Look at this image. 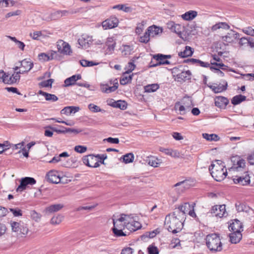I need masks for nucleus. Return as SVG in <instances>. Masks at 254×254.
Segmentation results:
<instances>
[{
  "instance_id": "obj_1",
  "label": "nucleus",
  "mask_w": 254,
  "mask_h": 254,
  "mask_svg": "<svg viewBox=\"0 0 254 254\" xmlns=\"http://www.w3.org/2000/svg\"><path fill=\"white\" fill-rule=\"evenodd\" d=\"M182 219L180 215H178L176 212H173L172 214H169L166 216L165 220L164 225L168 231L173 234L180 232L183 226Z\"/></svg>"
},
{
  "instance_id": "obj_2",
  "label": "nucleus",
  "mask_w": 254,
  "mask_h": 254,
  "mask_svg": "<svg viewBox=\"0 0 254 254\" xmlns=\"http://www.w3.org/2000/svg\"><path fill=\"white\" fill-rule=\"evenodd\" d=\"M225 166L221 160H216L213 162L209 167V171L212 177L217 182L223 180L227 175Z\"/></svg>"
},
{
  "instance_id": "obj_3",
  "label": "nucleus",
  "mask_w": 254,
  "mask_h": 254,
  "mask_svg": "<svg viewBox=\"0 0 254 254\" xmlns=\"http://www.w3.org/2000/svg\"><path fill=\"white\" fill-rule=\"evenodd\" d=\"M18 64H20L21 69H19L18 72L13 73V77L9 78V83L18 82L20 78V74L28 73L34 65L33 63L29 59H25L19 61Z\"/></svg>"
},
{
  "instance_id": "obj_4",
  "label": "nucleus",
  "mask_w": 254,
  "mask_h": 254,
  "mask_svg": "<svg viewBox=\"0 0 254 254\" xmlns=\"http://www.w3.org/2000/svg\"><path fill=\"white\" fill-rule=\"evenodd\" d=\"M206 244L208 248L212 252H220L222 250V244L217 234L208 235L206 238Z\"/></svg>"
},
{
  "instance_id": "obj_5",
  "label": "nucleus",
  "mask_w": 254,
  "mask_h": 254,
  "mask_svg": "<svg viewBox=\"0 0 254 254\" xmlns=\"http://www.w3.org/2000/svg\"><path fill=\"white\" fill-rule=\"evenodd\" d=\"M10 225L12 232L16 233L18 237H24L28 232L27 225L22 221H11Z\"/></svg>"
},
{
  "instance_id": "obj_6",
  "label": "nucleus",
  "mask_w": 254,
  "mask_h": 254,
  "mask_svg": "<svg viewBox=\"0 0 254 254\" xmlns=\"http://www.w3.org/2000/svg\"><path fill=\"white\" fill-rule=\"evenodd\" d=\"M162 32L163 29L160 27L155 25L149 26L144 33V43L148 42L150 38L160 35Z\"/></svg>"
},
{
  "instance_id": "obj_7",
  "label": "nucleus",
  "mask_w": 254,
  "mask_h": 254,
  "mask_svg": "<svg viewBox=\"0 0 254 254\" xmlns=\"http://www.w3.org/2000/svg\"><path fill=\"white\" fill-rule=\"evenodd\" d=\"M128 219H129V216L125 214H122L120 217L117 218L114 216L113 218L114 227L117 228H127Z\"/></svg>"
},
{
  "instance_id": "obj_8",
  "label": "nucleus",
  "mask_w": 254,
  "mask_h": 254,
  "mask_svg": "<svg viewBox=\"0 0 254 254\" xmlns=\"http://www.w3.org/2000/svg\"><path fill=\"white\" fill-rule=\"evenodd\" d=\"M225 205H216L213 206L211 209V213L217 217H226L228 213L226 211Z\"/></svg>"
},
{
  "instance_id": "obj_9",
  "label": "nucleus",
  "mask_w": 254,
  "mask_h": 254,
  "mask_svg": "<svg viewBox=\"0 0 254 254\" xmlns=\"http://www.w3.org/2000/svg\"><path fill=\"white\" fill-rule=\"evenodd\" d=\"M20 185L17 188V192H22L26 189L28 185H33L36 184V180L31 177H24L21 179Z\"/></svg>"
},
{
  "instance_id": "obj_10",
  "label": "nucleus",
  "mask_w": 254,
  "mask_h": 254,
  "mask_svg": "<svg viewBox=\"0 0 254 254\" xmlns=\"http://www.w3.org/2000/svg\"><path fill=\"white\" fill-rule=\"evenodd\" d=\"M232 180L236 184L245 186L250 183V177L248 172H245L241 176L236 175L232 177Z\"/></svg>"
},
{
  "instance_id": "obj_11",
  "label": "nucleus",
  "mask_w": 254,
  "mask_h": 254,
  "mask_svg": "<svg viewBox=\"0 0 254 254\" xmlns=\"http://www.w3.org/2000/svg\"><path fill=\"white\" fill-rule=\"evenodd\" d=\"M82 161L85 165L93 168H97L100 166L99 162L95 156L89 155L85 156L82 158Z\"/></svg>"
},
{
  "instance_id": "obj_12",
  "label": "nucleus",
  "mask_w": 254,
  "mask_h": 254,
  "mask_svg": "<svg viewBox=\"0 0 254 254\" xmlns=\"http://www.w3.org/2000/svg\"><path fill=\"white\" fill-rule=\"evenodd\" d=\"M119 23L118 18L114 16H111L109 18L104 21L102 25L104 29H112L117 27Z\"/></svg>"
},
{
  "instance_id": "obj_13",
  "label": "nucleus",
  "mask_w": 254,
  "mask_h": 254,
  "mask_svg": "<svg viewBox=\"0 0 254 254\" xmlns=\"http://www.w3.org/2000/svg\"><path fill=\"white\" fill-rule=\"evenodd\" d=\"M129 219L128 220L127 229L131 231H135L141 227V223L137 221L136 218H134L131 215H129Z\"/></svg>"
},
{
  "instance_id": "obj_14",
  "label": "nucleus",
  "mask_w": 254,
  "mask_h": 254,
  "mask_svg": "<svg viewBox=\"0 0 254 254\" xmlns=\"http://www.w3.org/2000/svg\"><path fill=\"white\" fill-rule=\"evenodd\" d=\"M47 180L53 184H58L61 182V177L59 173L56 170L50 171L46 175Z\"/></svg>"
},
{
  "instance_id": "obj_15",
  "label": "nucleus",
  "mask_w": 254,
  "mask_h": 254,
  "mask_svg": "<svg viewBox=\"0 0 254 254\" xmlns=\"http://www.w3.org/2000/svg\"><path fill=\"white\" fill-rule=\"evenodd\" d=\"M58 49L62 54L66 55H70L72 53L69 45L62 40L58 42Z\"/></svg>"
},
{
  "instance_id": "obj_16",
  "label": "nucleus",
  "mask_w": 254,
  "mask_h": 254,
  "mask_svg": "<svg viewBox=\"0 0 254 254\" xmlns=\"http://www.w3.org/2000/svg\"><path fill=\"white\" fill-rule=\"evenodd\" d=\"M240 37V35L239 33L231 30L226 35L223 36L222 39L223 41L227 43H233L235 40L239 39Z\"/></svg>"
},
{
  "instance_id": "obj_17",
  "label": "nucleus",
  "mask_w": 254,
  "mask_h": 254,
  "mask_svg": "<svg viewBox=\"0 0 254 254\" xmlns=\"http://www.w3.org/2000/svg\"><path fill=\"white\" fill-rule=\"evenodd\" d=\"M93 42L92 36L87 35H83L78 40L79 45L83 48L89 47Z\"/></svg>"
},
{
  "instance_id": "obj_18",
  "label": "nucleus",
  "mask_w": 254,
  "mask_h": 254,
  "mask_svg": "<svg viewBox=\"0 0 254 254\" xmlns=\"http://www.w3.org/2000/svg\"><path fill=\"white\" fill-rule=\"evenodd\" d=\"M113 86H109L107 84H101V89L103 92L106 93H109L113 92L116 90L118 87V82L117 79H115L113 81Z\"/></svg>"
},
{
  "instance_id": "obj_19",
  "label": "nucleus",
  "mask_w": 254,
  "mask_h": 254,
  "mask_svg": "<svg viewBox=\"0 0 254 254\" xmlns=\"http://www.w3.org/2000/svg\"><path fill=\"white\" fill-rule=\"evenodd\" d=\"M161 56H163L162 54H158L153 55V59L156 61V63L150 65L151 67H155L160 65H166L170 64V62L166 60L164 57H161Z\"/></svg>"
},
{
  "instance_id": "obj_20",
  "label": "nucleus",
  "mask_w": 254,
  "mask_h": 254,
  "mask_svg": "<svg viewBox=\"0 0 254 254\" xmlns=\"http://www.w3.org/2000/svg\"><path fill=\"white\" fill-rule=\"evenodd\" d=\"M167 26L172 32L176 33L180 37H181L182 29L183 28L181 25L176 24L173 21H169L167 23Z\"/></svg>"
},
{
  "instance_id": "obj_21",
  "label": "nucleus",
  "mask_w": 254,
  "mask_h": 254,
  "mask_svg": "<svg viewBox=\"0 0 254 254\" xmlns=\"http://www.w3.org/2000/svg\"><path fill=\"white\" fill-rule=\"evenodd\" d=\"M191 72L189 70L185 69L177 77L175 78V80L179 82H183L191 79Z\"/></svg>"
},
{
  "instance_id": "obj_22",
  "label": "nucleus",
  "mask_w": 254,
  "mask_h": 254,
  "mask_svg": "<svg viewBox=\"0 0 254 254\" xmlns=\"http://www.w3.org/2000/svg\"><path fill=\"white\" fill-rule=\"evenodd\" d=\"M190 206L189 203H185L183 205L180 206L174 212H176L178 215H180L181 218L183 219L186 213L190 209Z\"/></svg>"
},
{
  "instance_id": "obj_23",
  "label": "nucleus",
  "mask_w": 254,
  "mask_h": 254,
  "mask_svg": "<svg viewBox=\"0 0 254 254\" xmlns=\"http://www.w3.org/2000/svg\"><path fill=\"white\" fill-rule=\"evenodd\" d=\"M229 229L230 231L236 232H241L243 230L242 223L238 219H235L232 223L230 224Z\"/></svg>"
},
{
  "instance_id": "obj_24",
  "label": "nucleus",
  "mask_w": 254,
  "mask_h": 254,
  "mask_svg": "<svg viewBox=\"0 0 254 254\" xmlns=\"http://www.w3.org/2000/svg\"><path fill=\"white\" fill-rule=\"evenodd\" d=\"M106 45L107 49L106 50L107 54L110 55L113 53L115 50L116 42L112 37H109L107 39Z\"/></svg>"
},
{
  "instance_id": "obj_25",
  "label": "nucleus",
  "mask_w": 254,
  "mask_h": 254,
  "mask_svg": "<svg viewBox=\"0 0 254 254\" xmlns=\"http://www.w3.org/2000/svg\"><path fill=\"white\" fill-rule=\"evenodd\" d=\"M229 103V100L223 96H218L215 99V106L219 108L225 107Z\"/></svg>"
},
{
  "instance_id": "obj_26",
  "label": "nucleus",
  "mask_w": 254,
  "mask_h": 254,
  "mask_svg": "<svg viewBox=\"0 0 254 254\" xmlns=\"http://www.w3.org/2000/svg\"><path fill=\"white\" fill-rule=\"evenodd\" d=\"M81 78L80 74H75L66 78L64 80V86L68 87L76 84V81Z\"/></svg>"
},
{
  "instance_id": "obj_27",
  "label": "nucleus",
  "mask_w": 254,
  "mask_h": 254,
  "mask_svg": "<svg viewBox=\"0 0 254 254\" xmlns=\"http://www.w3.org/2000/svg\"><path fill=\"white\" fill-rule=\"evenodd\" d=\"M230 242L232 244H237L240 242L242 238V234L241 232H232L229 234Z\"/></svg>"
},
{
  "instance_id": "obj_28",
  "label": "nucleus",
  "mask_w": 254,
  "mask_h": 254,
  "mask_svg": "<svg viewBox=\"0 0 254 254\" xmlns=\"http://www.w3.org/2000/svg\"><path fill=\"white\" fill-rule=\"evenodd\" d=\"M232 161L233 162L234 167L237 170L239 168H244L245 166V160L241 159L239 157H234L232 159Z\"/></svg>"
},
{
  "instance_id": "obj_29",
  "label": "nucleus",
  "mask_w": 254,
  "mask_h": 254,
  "mask_svg": "<svg viewBox=\"0 0 254 254\" xmlns=\"http://www.w3.org/2000/svg\"><path fill=\"white\" fill-rule=\"evenodd\" d=\"M80 108L78 107L75 106H67L64 107L61 111L62 114H65L66 115H70L72 113H75L79 110Z\"/></svg>"
},
{
  "instance_id": "obj_30",
  "label": "nucleus",
  "mask_w": 254,
  "mask_h": 254,
  "mask_svg": "<svg viewBox=\"0 0 254 254\" xmlns=\"http://www.w3.org/2000/svg\"><path fill=\"white\" fill-rule=\"evenodd\" d=\"M13 73L12 74L8 73H5L3 70H0V81L2 80V81L8 84H12L15 83L16 82H12L9 83V78H12Z\"/></svg>"
},
{
  "instance_id": "obj_31",
  "label": "nucleus",
  "mask_w": 254,
  "mask_h": 254,
  "mask_svg": "<svg viewBox=\"0 0 254 254\" xmlns=\"http://www.w3.org/2000/svg\"><path fill=\"white\" fill-rule=\"evenodd\" d=\"M38 94L44 96L45 100L47 101L54 102L58 100V98L54 94H50L42 90L38 92Z\"/></svg>"
},
{
  "instance_id": "obj_32",
  "label": "nucleus",
  "mask_w": 254,
  "mask_h": 254,
  "mask_svg": "<svg viewBox=\"0 0 254 254\" xmlns=\"http://www.w3.org/2000/svg\"><path fill=\"white\" fill-rule=\"evenodd\" d=\"M174 187L176 188V190L178 193L182 192L184 190L188 188L189 187L188 182L187 180L177 183L174 185Z\"/></svg>"
},
{
  "instance_id": "obj_33",
  "label": "nucleus",
  "mask_w": 254,
  "mask_h": 254,
  "mask_svg": "<svg viewBox=\"0 0 254 254\" xmlns=\"http://www.w3.org/2000/svg\"><path fill=\"white\" fill-rule=\"evenodd\" d=\"M145 162L149 165L153 167H158L159 165L161 163L159 159L152 156L147 157L145 160Z\"/></svg>"
},
{
  "instance_id": "obj_34",
  "label": "nucleus",
  "mask_w": 254,
  "mask_h": 254,
  "mask_svg": "<svg viewBox=\"0 0 254 254\" xmlns=\"http://www.w3.org/2000/svg\"><path fill=\"white\" fill-rule=\"evenodd\" d=\"M197 15V12L194 10H190L181 15L182 18L185 20L190 21L194 19Z\"/></svg>"
},
{
  "instance_id": "obj_35",
  "label": "nucleus",
  "mask_w": 254,
  "mask_h": 254,
  "mask_svg": "<svg viewBox=\"0 0 254 254\" xmlns=\"http://www.w3.org/2000/svg\"><path fill=\"white\" fill-rule=\"evenodd\" d=\"M63 207L64 205L62 204H55L47 207L46 210L49 213H54L60 210Z\"/></svg>"
},
{
  "instance_id": "obj_36",
  "label": "nucleus",
  "mask_w": 254,
  "mask_h": 254,
  "mask_svg": "<svg viewBox=\"0 0 254 254\" xmlns=\"http://www.w3.org/2000/svg\"><path fill=\"white\" fill-rule=\"evenodd\" d=\"M159 88V85L157 83L148 84L144 86V91L147 93L154 92Z\"/></svg>"
},
{
  "instance_id": "obj_37",
  "label": "nucleus",
  "mask_w": 254,
  "mask_h": 254,
  "mask_svg": "<svg viewBox=\"0 0 254 254\" xmlns=\"http://www.w3.org/2000/svg\"><path fill=\"white\" fill-rule=\"evenodd\" d=\"M111 106L121 110H125L127 108V103L125 101L118 100L117 101H114L111 104Z\"/></svg>"
},
{
  "instance_id": "obj_38",
  "label": "nucleus",
  "mask_w": 254,
  "mask_h": 254,
  "mask_svg": "<svg viewBox=\"0 0 254 254\" xmlns=\"http://www.w3.org/2000/svg\"><path fill=\"white\" fill-rule=\"evenodd\" d=\"M227 83H226L225 85H210L209 87L215 93H220L222 91H225L227 89Z\"/></svg>"
},
{
  "instance_id": "obj_39",
  "label": "nucleus",
  "mask_w": 254,
  "mask_h": 254,
  "mask_svg": "<svg viewBox=\"0 0 254 254\" xmlns=\"http://www.w3.org/2000/svg\"><path fill=\"white\" fill-rule=\"evenodd\" d=\"M132 46L127 45H123L121 48L122 54L123 55L127 56L130 55L133 51Z\"/></svg>"
},
{
  "instance_id": "obj_40",
  "label": "nucleus",
  "mask_w": 254,
  "mask_h": 254,
  "mask_svg": "<svg viewBox=\"0 0 254 254\" xmlns=\"http://www.w3.org/2000/svg\"><path fill=\"white\" fill-rule=\"evenodd\" d=\"M135 33L138 35V40L141 43H143V24L142 23H138L135 28Z\"/></svg>"
},
{
  "instance_id": "obj_41",
  "label": "nucleus",
  "mask_w": 254,
  "mask_h": 254,
  "mask_svg": "<svg viewBox=\"0 0 254 254\" xmlns=\"http://www.w3.org/2000/svg\"><path fill=\"white\" fill-rule=\"evenodd\" d=\"M246 100V97L242 95H238L235 96L231 100V103L234 105L239 104L242 102Z\"/></svg>"
},
{
  "instance_id": "obj_42",
  "label": "nucleus",
  "mask_w": 254,
  "mask_h": 254,
  "mask_svg": "<svg viewBox=\"0 0 254 254\" xmlns=\"http://www.w3.org/2000/svg\"><path fill=\"white\" fill-rule=\"evenodd\" d=\"M175 108L176 109H178L180 111V114L181 115H184L187 112H189L190 110V107L181 105L179 103H177L175 104Z\"/></svg>"
},
{
  "instance_id": "obj_43",
  "label": "nucleus",
  "mask_w": 254,
  "mask_h": 254,
  "mask_svg": "<svg viewBox=\"0 0 254 254\" xmlns=\"http://www.w3.org/2000/svg\"><path fill=\"white\" fill-rule=\"evenodd\" d=\"M123 160V162L126 164L131 163L134 160V155L132 153H129L123 155L121 160Z\"/></svg>"
},
{
  "instance_id": "obj_44",
  "label": "nucleus",
  "mask_w": 254,
  "mask_h": 254,
  "mask_svg": "<svg viewBox=\"0 0 254 254\" xmlns=\"http://www.w3.org/2000/svg\"><path fill=\"white\" fill-rule=\"evenodd\" d=\"M193 54V51L191 47L186 46L185 50L183 52L179 53V56L182 58H186L191 56Z\"/></svg>"
},
{
  "instance_id": "obj_45",
  "label": "nucleus",
  "mask_w": 254,
  "mask_h": 254,
  "mask_svg": "<svg viewBox=\"0 0 254 254\" xmlns=\"http://www.w3.org/2000/svg\"><path fill=\"white\" fill-rule=\"evenodd\" d=\"M128 73H126L125 72L123 73L122 77L120 79L121 84L126 85L131 81L132 75H128Z\"/></svg>"
},
{
  "instance_id": "obj_46",
  "label": "nucleus",
  "mask_w": 254,
  "mask_h": 254,
  "mask_svg": "<svg viewBox=\"0 0 254 254\" xmlns=\"http://www.w3.org/2000/svg\"><path fill=\"white\" fill-rule=\"evenodd\" d=\"M202 136L204 138L208 141H218L219 140L220 137L216 134H208L204 133L202 134Z\"/></svg>"
},
{
  "instance_id": "obj_47",
  "label": "nucleus",
  "mask_w": 254,
  "mask_h": 254,
  "mask_svg": "<svg viewBox=\"0 0 254 254\" xmlns=\"http://www.w3.org/2000/svg\"><path fill=\"white\" fill-rule=\"evenodd\" d=\"M184 69V67L183 65H179L178 67L173 68L171 70L173 77L175 78L177 77Z\"/></svg>"
},
{
  "instance_id": "obj_48",
  "label": "nucleus",
  "mask_w": 254,
  "mask_h": 254,
  "mask_svg": "<svg viewBox=\"0 0 254 254\" xmlns=\"http://www.w3.org/2000/svg\"><path fill=\"white\" fill-rule=\"evenodd\" d=\"M138 58V57H134L132 60V62L128 63V64L126 66L125 68V69H126L125 72H126V73H130L134 69L135 65L133 64V62H134L135 61V60L137 59Z\"/></svg>"
},
{
  "instance_id": "obj_49",
  "label": "nucleus",
  "mask_w": 254,
  "mask_h": 254,
  "mask_svg": "<svg viewBox=\"0 0 254 254\" xmlns=\"http://www.w3.org/2000/svg\"><path fill=\"white\" fill-rule=\"evenodd\" d=\"M89 110L93 113L97 112H105V111L101 109L99 106L94 105V104L90 103L88 105Z\"/></svg>"
},
{
  "instance_id": "obj_50",
  "label": "nucleus",
  "mask_w": 254,
  "mask_h": 254,
  "mask_svg": "<svg viewBox=\"0 0 254 254\" xmlns=\"http://www.w3.org/2000/svg\"><path fill=\"white\" fill-rule=\"evenodd\" d=\"M113 8L122 10L126 12H130L132 10V8L130 7L127 6L125 4L116 5L113 7Z\"/></svg>"
},
{
  "instance_id": "obj_51",
  "label": "nucleus",
  "mask_w": 254,
  "mask_h": 254,
  "mask_svg": "<svg viewBox=\"0 0 254 254\" xmlns=\"http://www.w3.org/2000/svg\"><path fill=\"white\" fill-rule=\"evenodd\" d=\"M125 228H117V227H114L112 228L113 232L115 235L117 237H121L126 236V234L123 231V230Z\"/></svg>"
},
{
  "instance_id": "obj_52",
  "label": "nucleus",
  "mask_w": 254,
  "mask_h": 254,
  "mask_svg": "<svg viewBox=\"0 0 254 254\" xmlns=\"http://www.w3.org/2000/svg\"><path fill=\"white\" fill-rule=\"evenodd\" d=\"M63 219V216L61 215H59L56 216H54L51 220V223L52 224H59L62 221Z\"/></svg>"
},
{
  "instance_id": "obj_53",
  "label": "nucleus",
  "mask_w": 254,
  "mask_h": 254,
  "mask_svg": "<svg viewBox=\"0 0 254 254\" xmlns=\"http://www.w3.org/2000/svg\"><path fill=\"white\" fill-rule=\"evenodd\" d=\"M15 3V2L12 0H0V7H7L10 5V6H13Z\"/></svg>"
},
{
  "instance_id": "obj_54",
  "label": "nucleus",
  "mask_w": 254,
  "mask_h": 254,
  "mask_svg": "<svg viewBox=\"0 0 254 254\" xmlns=\"http://www.w3.org/2000/svg\"><path fill=\"white\" fill-rule=\"evenodd\" d=\"M39 60L42 61H48L53 59L52 55L49 56L45 53H41L38 56Z\"/></svg>"
},
{
  "instance_id": "obj_55",
  "label": "nucleus",
  "mask_w": 254,
  "mask_h": 254,
  "mask_svg": "<svg viewBox=\"0 0 254 254\" xmlns=\"http://www.w3.org/2000/svg\"><path fill=\"white\" fill-rule=\"evenodd\" d=\"M159 233V231L156 229L151 232H146L144 233V239L147 238H153L156 236V235Z\"/></svg>"
},
{
  "instance_id": "obj_56",
  "label": "nucleus",
  "mask_w": 254,
  "mask_h": 254,
  "mask_svg": "<svg viewBox=\"0 0 254 254\" xmlns=\"http://www.w3.org/2000/svg\"><path fill=\"white\" fill-rule=\"evenodd\" d=\"M53 82V79H50L47 80L43 81L42 82L39 83V85L43 87H51Z\"/></svg>"
},
{
  "instance_id": "obj_57",
  "label": "nucleus",
  "mask_w": 254,
  "mask_h": 254,
  "mask_svg": "<svg viewBox=\"0 0 254 254\" xmlns=\"http://www.w3.org/2000/svg\"><path fill=\"white\" fill-rule=\"evenodd\" d=\"M147 251L148 254H158L159 250L158 249L153 245H150L147 248Z\"/></svg>"
},
{
  "instance_id": "obj_58",
  "label": "nucleus",
  "mask_w": 254,
  "mask_h": 254,
  "mask_svg": "<svg viewBox=\"0 0 254 254\" xmlns=\"http://www.w3.org/2000/svg\"><path fill=\"white\" fill-rule=\"evenodd\" d=\"M242 31L248 35L254 36V29L252 27H247L242 29Z\"/></svg>"
},
{
  "instance_id": "obj_59",
  "label": "nucleus",
  "mask_w": 254,
  "mask_h": 254,
  "mask_svg": "<svg viewBox=\"0 0 254 254\" xmlns=\"http://www.w3.org/2000/svg\"><path fill=\"white\" fill-rule=\"evenodd\" d=\"M239 40V44L241 46L248 45L249 41L250 40V37H242L237 39Z\"/></svg>"
},
{
  "instance_id": "obj_60",
  "label": "nucleus",
  "mask_w": 254,
  "mask_h": 254,
  "mask_svg": "<svg viewBox=\"0 0 254 254\" xmlns=\"http://www.w3.org/2000/svg\"><path fill=\"white\" fill-rule=\"evenodd\" d=\"M61 17V15L60 14V10H57L53 12L51 14L50 17L49 19L50 20H56L59 19Z\"/></svg>"
},
{
  "instance_id": "obj_61",
  "label": "nucleus",
  "mask_w": 254,
  "mask_h": 254,
  "mask_svg": "<svg viewBox=\"0 0 254 254\" xmlns=\"http://www.w3.org/2000/svg\"><path fill=\"white\" fill-rule=\"evenodd\" d=\"M31 218L35 221H39L41 218V215L35 210H32L30 212Z\"/></svg>"
},
{
  "instance_id": "obj_62",
  "label": "nucleus",
  "mask_w": 254,
  "mask_h": 254,
  "mask_svg": "<svg viewBox=\"0 0 254 254\" xmlns=\"http://www.w3.org/2000/svg\"><path fill=\"white\" fill-rule=\"evenodd\" d=\"M74 150L80 153H83L87 150V147L81 145H77L74 147Z\"/></svg>"
},
{
  "instance_id": "obj_63",
  "label": "nucleus",
  "mask_w": 254,
  "mask_h": 254,
  "mask_svg": "<svg viewBox=\"0 0 254 254\" xmlns=\"http://www.w3.org/2000/svg\"><path fill=\"white\" fill-rule=\"evenodd\" d=\"M10 211L15 217L20 216L22 215L21 210L18 208H10Z\"/></svg>"
},
{
  "instance_id": "obj_64",
  "label": "nucleus",
  "mask_w": 254,
  "mask_h": 254,
  "mask_svg": "<svg viewBox=\"0 0 254 254\" xmlns=\"http://www.w3.org/2000/svg\"><path fill=\"white\" fill-rule=\"evenodd\" d=\"M42 36L41 31H37L30 33V36L34 40H38L39 37Z\"/></svg>"
}]
</instances>
